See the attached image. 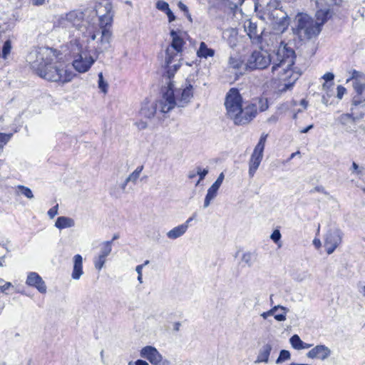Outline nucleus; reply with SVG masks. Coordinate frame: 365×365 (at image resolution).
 Segmentation results:
<instances>
[{"label":"nucleus","instance_id":"f257e3e1","mask_svg":"<svg viewBox=\"0 0 365 365\" xmlns=\"http://www.w3.org/2000/svg\"><path fill=\"white\" fill-rule=\"evenodd\" d=\"M61 53L51 48H40L35 53L29 56L31 68L38 76L48 81L70 82L75 74L66 68L64 63L60 61Z\"/></svg>","mask_w":365,"mask_h":365},{"label":"nucleus","instance_id":"f03ea898","mask_svg":"<svg viewBox=\"0 0 365 365\" xmlns=\"http://www.w3.org/2000/svg\"><path fill=\"white\" fill-rule=\"evenodd\" d=\"M225 106L227 115L235 125L249 123L257 115V106L249 103L242 107V98L237 88H231L226 94Z\"/></svg>","mask_w":365,"mask_h":365},{"label":"nucleus","instance_id":"7ed1b4c3","mask_svg":"<svg viewBox=\"0 0 365 365\" xmlns=\"http://www.w3.org/2000/svg\"><path fill=\"white\" fill-rule=\"evenodd\" d=\"M173 77L168 78V74L165 73L163 76L162 81L167 85L165 91L161 88V112L168 113L175 106L184 107L192 97V86L189 84L182 90L173 89V82L171 81Z\"/></svg>","mask_w":365,"mask_h":365},{"label":"nucleus","instance_id":"20e7f679","mask_svg":"<svg viewBox=\"0 0 365 365\" xmlns=\"http://www.w3.org/2000/svg\"><path fill=\"white\" fill-rule=\"evenodd\" d=\"M328 15V11H324L322 10L318 11L317 17L320 20L321 23L315 21L309 16L307 14H301L297 18V24L292 29L293 34L297 36L300 41L309 40L313 37L317 36L321 31V25L323 24Z\"/></svg>","mask_w":365,"mask_h":365},{"label":"nucleus","instance_id":"39448f33","mask_svg":"<svg viewBox=\"0 0 365 365\" xmlns=\"http://www.w3.org/2000/svg\"><path fill=\"white\" fill-rule=\"evenodd\" d=\"M113 6L109 0H101L95 6L96 15L99 16L101 31V43L103 49L110 46L112 32L108 26H110L113 22Z\"/></svg>","mask_w":365,"mask_h":365},{"label":"nucleus","instance_id":"423d86ee","mask_svg":"<svg viewBox=\"0 0 365 365\" xmlns=\"http://www.w3.org/2000/svg\"><path fill=\"white\" fill-rule=\"evenodd\" d=\"M171 44L165 52V73L169 77H174L175 73L181 66V53L185 43L183 39L175 31H171Z\"/></svg>","mask_w":365,"mask_h":365},{"label":"nucleus","instance_id":"0eeeda50","mask_svg":"<svg viewBox=\"0 0 365 365\" xmlns=\"http://www.w3.org/2000/svg\"><path fill=\"white\" fill-rule=\"evenodd\" d=\"M295 52L287 43L282 42L277 51V61L272 67V71L274 73L278 69H282L284 73L290 71L294 64Z\"/></svg>","mask_w":365,"mask_h":365},{"label":"nucleus","instance_id":"6e6552de","mask_svg":"<svg viewBox=\"0 0 365 365\" xmlns=\"http://www.w3.org/2000/svg\"><path fill=\"white\" fill-rule=\"evenodd\" d=\"M84 19V13L81 10H73L65 14L58 16L55 26L58 28L69 29H79Z\"/></svg>","mask_w":365,"mask_h":365},{"label":"nucleus","instance_id":"1a4fd4ad","mask_svg":"<svg viewBox=\"0 0 365 365\" xmlns=\"http://www.w3.org/2000/svg\"><path fill=\"white\" fill-rule=\"evenodd\" d=\"M268 135L262 133L260 136L258 143L254 148V150L251 155L249 160V176L252 178L257 169L259 168L260 163L263 158V152L264 149L265 143Z\"/></svg>","mask_w":365,"mask_h":365},{"label":"nucleus","instance_id":"9d476101","mask_svg":"<svg viewBox=\"0 0 365 365\" xmlns=\"http://www.w3.org/2000/svg\"><path fill=\"white\" fill-rule=\"evenodd\" d=\"M270 63V54L267 51L256 50L248 57L245 66L249 70L264 69Z\"/></svg>","mask_w":365,"mask_h":365},{"label":"nucleus","instance_id":"9b49d317","mask_svg":"<svg viewBox=\"0 0 365 365\" xmlns=\"http://www.w3.org/2000/svg\"><path fill=\"white\" fill-rule=\"evenodd\" d=\"M342 239L341 231L336 228H330L324 238V247L328 255L334 252L336 248L341 244Z\"/></svg>","mask_w":365,"mask_h":365},{"label":"nucleus","instance_id":"f8f14e48","mask_svg":"<svg viewBox=\"0 0 365 365\" xmlns=\"http://www.w3.org/2000/svg\"><path fill=\"white\" fill-rule=\"evenodd\" d=\"M96 61L90 55L82 53L73 61V66L79 73L87 72Z\"/></svg>","mask_w":365,"mask_h":365},{"label":"nucleus","instance_id":"ddd939ff","mask_svg":"<svg viewBox=\"0 0 365 365\" xmlns=\"http://www.w3.org/2000/svg\"><path fill=\"white\" fill-rule=\"evenodd\" d=\"M27 285L35 287L40 293L45 294L47 290L45 282L36 272H29L26 281Z\"/></svg>","mask_w":365,"mask_h":365},{"label":"nucleus","instance_id":"4468645a","mask_svg":"<svg viewBox=\"0 0 365 365\" xmlns=\"http://www.w3.org/2000/svg\"><path fill=\"white\" fill-rule=\"evenodd\" d=\"M244 28L253 43H258L260 42L262 31L258 30L256 23L252 22L251 20H247L244 24Z\"/></svg>","mask_w":365,"mask_h":365},{"label":"nucleus","instance_id":"2eb2a0df","mask_svg":"<svg viewBox=\"0 0 365 365\" xmlns=\"http://www.w3.org/2000/svg\"><path fill=\"white\" fill-rule=\"evenodd\" d=\"M331 354V350L324 345H317L312 349L307 354V356L310 359H319L325 360Z\"/></svg>","mask_w":365,"mask_h":365},{"label":"nucleus","instance_id":"dca6fc26","mask_svg":"<svg viewBox=\"0 0 365 365\" xmlns=\"http://www.w3.org/2000/svg\"><path fill=\"white\" fill-rule=\"evenodd\" d=\"M351 79L354 80V88L357 93L361 94L365 89V74L353 70ZM350 80L347 79V81Z\"/></svg>","mask_w":365,"mask_h":365},{"label":"nucleus","instance_id":"f3484780","mask_svg":"<svg viewBox=\"0 0 365 365\" xmlns=\"http://www.w3.org/2000/svg\"><path fill=\"white\" fill-rule=\"evenodd\" d=\"M158 102V100L146 101L140 110L141 115L147 118L154 117L157 111Z\"/></svg>","mask_w":365,"mask_h":365},{"label":"nucleus","instance_id":"a211bd4d","mask_svg":"<svg viewBox=\"0 0 365 365\" xmlns=\"http://www.w3.org/2000/svg\"><path fill=\"white\" fill-rule=\"evenodd\" d=\"M338 120L346 132L352 133L355 131V118L351 114H342L339 117Z\"/></svg>","mask_w":365,"mask_h":365},{"label":"nucleus","instance_id":"6ab92c4d","mask_svg":"<svg viewBox=\"0 0 365 365\" xmlns=\"http://www.w3.org/2000/svg\"><path fill=\"white\" fill-rule=\"evenodd\" d=\"M140 356L147 359L151 364L158 365L159 353L155 348L150 346L144 347L140 351Z\"/></svg>","mask_w":365,"mask_h":365},{"label":"nucleus","instance_id":"aec40b11","mask_svg":"<svg viewBox=\"0 0 365 365\" xmlns=\"http://www.w3.org/2000/svg\"><path fill=\"white\" fill-rule=\"evenodd\" d=\"M73 266L71 277L75 280H78L83 274L82 256L79 254L74 255L73 257Z\"/></svg>","mask_w":365,"mask_h":365},{"label":"nucleus","instance_id":"412c9836","mask_svg":"<svg viewBox=\"0 0 365 365\" xmlns=\"http://www.w3.org/2000/svg\"><path fill=\"white\" fill-rule=\"evenodd\" d=\"M222 38L227 42L231 48H235L238 42L237 30L233 28L225 29L222 33Z\"/></svg>","mask_w":365,"mask_h":365},{"label":"nucleus","instance_id":"4be33fe9","mask_svg":"<svg viewBox=\"0 0 365 365\" xmlns=\"http://www.w3.org/2000/svg\"><path fill=\"white\" fill-rule=\"evenodd\" d=\"M272 349V344H264L259 350V353H258L256 360L255 361V364H259L262 362L268 363L269 357Z\"/></svg>","mask_w":365,"mask_h":365},{"label":"nucleus","instance_id":"5701e85b","mask_svg":"<svg viewBox=\"0 0 365 365\" xmlns=\"http://www.w3.org/2000/svg\"><path fill=\"white\" fill-rule=\"evenodd\" d=\"M75 226V221L73 218L69 217L61 216L58 217L55 222V227L58 230L66 228H71Z\"/></svg>","mask_w":365,"mask_h":365},{"label":"nucleus","instance_id":"b1692460","mask_svg":"<svg viewBox=\"0 0 365 365\" xmlns=\"http://www.w3.org/2000/svg\"><path fill=\"white\" fill-rule=\"evenodd\" d=\"M219 189L220 187L213 184L208 188L204 200V208H207L210 206L211 202L217 197Z\"/></svg>","mask_w":365,"mask_h":365},{"label":"nucleus","instance_id":"393cba45","mask_svg":"<svg viewBox=\"0 0 365 365\" xmlns=\"http://www.w3.org/2000/svg\"><path fill=\"white\" fill-rule=\"evenodd\" d=\"M228 66L230 68L235 69L237 73L243 66V60L238 54L231 55L228 59Z\"/></svg>","mask_w":365,"mask_h":365},{"label":"nucleus","instance_id":"a878e982","mask_svg":"<svg viewBox=\"0 0 365 365\" xmlns=\"http://www.w3.org/2000/svg\"><path fill=\"white\" fill-rule=\"evenodd\" d=\"M187 231V225H180L175 227L167 233L168 238L175 240L183 235Z\"/></svg>","mask_w":365,"mask_h":365},{"label":"nucleus","instance_id":"bb28decb","mask_svg":"<svg viewBox=\"0 0 365 365\" xmlns=\"http://www.w3.org/2000/svg\"><path fill=\"white\" fill-rule=\"evenodd\" d=\"M197 55L200 58H207L214 56L215 51L212 48H208L205 42H201L199 49L197 51Z\"/></svg>","mask_w":365,"mask_h":365},{"label":"nucleus","instance_id":"cd10ccee","mask_svg":"<svg viewBox=\"0 0 365 365\" xmlns=\"http://www.w3.org/2000/svg\"><path fill=\"white\" fill-rule=\"evenodd\" d=\"M112 251V241H105L100 245L98 255L107 257Z\"/></svg>","mask_w":365,"mask_h":365},{"label":"nucleus","instance_id":"c85d7f7f","mask_svg":"<svg viewBox=\"0 0 365 365\" xmlns=\"http://www.w3.org/2000/svg\"><path fill=\"white\" fill-rule=\"evenodd\" d=\"M289 26V19L287 15H284L279 22L276 23L275 29L280 33L284 32Z\"/></svg>","mask_w":365,"mask_h":365},{"label":"nucleus","instance_id":"c756f323","mask_svg":"<svg viewBox=\"0 0 365 365\" xmlns=\"http://www.w3.org/2000/svg\"><path fill=\"white\" fill-rule=\"evenodd\" d=\"M143 170V165L138 166L135 168V170L126 178L127 182H130L133 184H135L138 179L139 178Z\"/></svg>","mask_w":365,"mask_h":365},{"label":"nucleus","instance_id":"7c9ffc66","mask_svg":"<svg viewBox=\"0 0 365 365\" xmlns=\"http://www.w3.org/2000/svg\"><path fill=\"white\" fill-rule=\"evenodd\" d=\"M161 11L166 14L169 22H172L175 20V16L169 8V4L167 2L161 1Z\"/></svg>","mask_w":365,"mask_h":365},{"label":"nucleus","instance_id":"2f4dec72","mask_svg":"<svg viewBox=\"0 0 365 365\" xmlns=\"http://www.w3.org/2000/svg\"><path fill=\"white\" fill-rule=\"evenodd\" d=\"M289 342L294 349L301 350L304 341L300 339V337L297 334H294L289 339Z\"/></svg>","mask_w":365,"mask_h":365},{"label":"nucleus","instance_id":"473e14b6","mask_svg":"<svg viewBox=\"0 0 365 365\" xmlns=\"http://www.w3.org/2000/svg\"><path fill=\"white\" fill-rule=\"evenodd\" d=\"M255 259V255L250 252L244 253L242 256V262L249 267L253 265Z\"/></svg>","mask_w":365,"mask_h":365},{"label":"nucleus","instance_id":"72a5a7b5","mask_svg":"<svg viewBox=\"0 0 365 365\" xmlns=\"http://www.w3.org/2000/svg\"><path fill=\"white\" fill-rule=\"evenodd\" d=\"M106 262V257L98 254L93 259L94 267L98 271L101 270Z\"/></svg>","mask_w":365,"mask_h":365},{"label":"nucleus","instance_id":"f704fd0d","mask_svg":"<svg viewBox=\"0 0 365 365\" xmlns=\"http://www.w3.org/2000/svg\"><path fill=\"white\" fill-rule=\"evenodd\" d=\"M98 88L103 93H107L108 88V83L104 80L103 73L101 72L98 73Z\"/></svg>","mask_w":365,"mask_h":365},{"label":"nucleus","instance_id":"c9c22d12","mask_svg":"<svg viewBox=\"0 0 365 365\" xmlns=\"http://www.w3.org/2000/svg\"><path fill=\"white\" fill-rule=\"evenodd\" d=\"M180 327H181V323L179 322L169 323V324L165 325V331L166 332L175 333L180 330Z\"/></svg>","mask_w":365,"mask_h":365},{"label":"nucleus","instance_id":"e433bc0d","mask_svg":"<svg viewBox=\"0 0 365 365\" xmlns=\"http://www.w3.org/2000/svg\"><path fill=\"white\" fill-rule=\"evenodd\" d=\"M17 189L19 190L22 195H24L25 197H26L29 199L34 198V195L31 191V190L26 186L24 185H18Z\"/></svg>","mask_w":365,"mask_h":365},{"label":"nucleus","instance_id":"4c0bfd02","mask_svg":"<svg viewBox=\"0 0 365 365\" xmlns=\"http://www.w3.org/2000/svg\"><path fill=\"white\" fill-rule=\"evenodd\" d=\"M11 42L10 40H6L4 42L3 48H2V57L4 59L7 58V56L11 53Z\"/></svg>","mask_w":365,"mask_h":365},{"label":"nucleus","instance_id":"58836bf2","mask_svg":"<svg viewBox=\"0 0 365 365\" xmlns=\"http://www.w3.org/2000/svg\"><path fill=\"white\" fill-rule=\"evenodd\" d=\"M290 353L287 350H282L279 353V356L277 358L276 363L280 364L286 360H288L290 359Z\"/></svg>","mask_w":365,"mask_h":365},{"label":"nucleus","instance_id":"ea45409f","mask_svg":"<svg viewBox=\"0 0 365 365\" xmlns=\"http://www.w3.org/2000/svg\"><path fill=\"white\" fill-rule=\"evenodd\" d=\"M254 104V103H252ZM257 106V110L259 108L260 111H264L268 108V103L267 99L259 98L257 103H255Z\"/></svg>","mask_w":365,"mask_h":365},{"label":"nucleus","instance_id":"a19ab883","mask_svg":"<svg viewBox=\"0 0 365 365\" xmlns=\"http://www.w3.org/2000/svg\"><path fill=\"white\" fill-rule=\"evenodd\" d=\"M196 169H197V175L199 176L200 180H204V178L208 173V171H209L208 168H202L200 166H197Z\"/></svg>","mask_w":365,"mask_h":365},{"label":"nucleus","instance_id":"79ce46f5","mask_svg":"<svg viewBox=\"0 0 365 365\" xmlns=\"http://www.w3.org/2000/svg\"><path fill=\"white\" fill-rule=\"evenodd\" d=\"M282 313L275 314L274 315V319L278 322H283L286 320V314L288 312V309L286 308V310H281Z\"/></svg>","mask_w":365,"mask_h":365},{"label":"nucleus","instance_id":"37998d69","mask_svg":"<svg viewBox=\"0 0 365 365\" xmlns=\"http://www.w3.org/2000/svg\"><path fill=\"white\" fill-rule=\"evenodd\" d=\"M281 233L279 230H275L272 233L270 238L275 242L277 243L281 239Z\"/></svg>","mask_w":365,"mask_h":365},{"label":"nucleus","instance_id":"c03bdc74","mask_svg":"<svg viewBox=\"0 0 365 365\" xmlns=\"http://www.w3.org/2000/svg\"><path fill=\"white\" fill-rule=\"evenodd\" d=\"M58 205H56L53 207L48 210V215L51 219H53L54 217H56L58 215Z\"/></svg>","mask_w":365,"mask_h":365},{"label":"nucleus","instance_id":"a18cd8bd","mask_svg":"<svg viewBox=\"0 0 365 365\" xmlns=\"http://www.w3.org/2000/svg\"><path fill=\"white\" fill-rule=\"evenodd\" d=\"M11 134L0 133V143L6 144L11 138Z\"/></svg>","mask_w":365,"mask_h":365},{"label":"nucleus","instance_id":"49530a36","mask_svg":"<svg viewBox=\"0 0 365 365\" xmlns=\"http://www.w3.org/2000/svg\"><path fill=\"white\" fill-rule=\"evenodd\" d=\"M279 309L285 311L286 307H284L283 306H280V305L274 306V307H272L270 310H269L267 312V314H271V315L274 316Z\"/></svg>","mask_w":365,"mask_h":365},{"label":"nucleus","instance_id":"de8ad7c7","mask_svg":"<svg viewBox=\"0 0 365 365\" xmlns=\"http://www.w3.org/2000/svg\"><path fill=\"white\" fill-rule=\"evenodd\" d=\"M225 175L223 173H221L215 182L213 183V185H216L218 187H220L221 185L222 184V182L224 180Z\"/></svg>","mask_w":365,"mask_h":365},{"label":"nucleus","instance_id":"09e8293b","mask_svg":"<svg viewBox=\"0 0 365 365\" xmlns=\"http://www.w3.org/2000/svg\"><path fill=\"white\" fill-rule=\"evenodd\" d=\"M346 93V88L342 86H339L337 87V97L339 99H341L344 93Z\"/></svg>","mask_w":365,"mask_h":365},{"label":"nucleus","instance_id":"8fccbe9b","mask_svg":"<svg viewBox=\"0 0 365 365\" xmlns=\"http://www.w3.org/2000/svg\"><path fill=\"white\" fill-rule=\"evenodd\" d=\"M323 79L325 80L326 82H331L334 80V75L332 73H327L323 76Z\"/></svg>","mask_w":365,"mask_h":365},{"label":"nucleus","instance_id":"3c124183","mask_svg":"<svg viewBox=\"0 0 365 365\" xmlns=\"http://www.w3.org/2000/svg\"><path fill=\"white\" fill-rule=\"evenodd\" d=\"M350 170L352 171V173H356L359 174L361 173V169L359 168V166L355 162L352 163Z\"/></svg>","mask_w":365,"mask_h":365},{"label":"nucleus","instance_id":"603ef678","mask_svg":"<svg viewBox=\"0 0 365 365\" xmlns=\"http://www.w3.org/2000/svg\"><path fill=\"white\" fill-rule=\"evenodd\" d=\"M197 175V169L196 168H195V170H190L188 174H187V178L189 179H193L195 178L196 176Z\"/></svg>","mask_w":365,"mask_h":365},{"label":"nucleus","instance_id":"864d4df0","mask_svg":"<svg viewBox=\"0 0 365 365\" xmlns=\"http://www.w3.org/2000/svg\"><path fill=\"white\" fill-rule=\"evenodd\" d=\"M11 287V282H4V284L0 285V290L1 292H4V291L8 289Z\"/></svg>","mask_w":365,"mask_h":365},{"label":"nucleus","instance_id":"5fc2aeb1","mask_svg":"<svg viewBox=\"0 0 365 365\" xmlns=\"http://www.w3.org/2000/svg\"><path fill=\"white\" fill-rule=\"evenodd\" d=\"M178 7L181 11H184L185 14L188 12L187 6L185 4H184L182 2L180 1L178 3Z\"/></svg>","mask_w":365,"mask_h":365},{"label":"nucleus","instance_id":"6e6d98bb","mask_svg":"<svg viewBox=\"0 0 365 365\" xmlns=\"http://www.w3.org/2000/svg\"><path fill=\"white\" fill-rule=\"evenodd\" d=\"M148 263V261H146L144 264L138 265L135 268V271L137 272L138 274L140 275V273H142V269L143 267Z\"/></svg>","mask_w":365,"mask_h":365},{"label":"nucleus","instance_id":"4d7b16f0","mask_svg":"<svg viewBox=\"0 0 365 365\" xmlns=\"http://www.w3.org/2000/svg\"><path fill=\"white\" fill-rule=\"evenodd\" d=\"M333 85V83L331 82H325L323 85H322V88L323 90L324 91H327L328 89H329L330 87H331Z\"/></svg>","mask_w":365,"mask_h":365},{"label":"nucleus","instance_id":"13d9d810","mask_svg":"<svg viewBox=\"0 0 365 365\" xmlns=\"http://www.w3.org/2000/svg\"><path fill=\"white\" fill-rule=\"evenodd\" d=\"M161 365H175L174 363L168 359H163L161 358Z\"/></svg>","mask_w":365,"mask_h":365},{"label":"nucleus","instance_id":"bf43d9fd","mask_svg":"<svg viewBox=\"0 0 365 365\" xmlns=\"http://www.w3.org/2000/svg\"><path fill=\"white\" fill-rule=\"evenodd\" d=\"M46 0H32V3L34 5L39 6L44 4Z\"/></svg>","mask_w":365,"mask_h":365},{"label":"nucleus","instance_id":"052dcab7","mask_svg":"<svg viewBox=\"0 0 365 365\" xmlns=\"http://www.w3.org/2000/svg\"><path fill=\"white\" fill-rule=\"evenodd\" d=\"M135 365H149L145 361L138 359L134 362Z\"/></svg>","mask_w":365,"mask_h":365},{"label":"nucleus","instance_id":"680f3d73","mask_svg":"<svg viewBox=\"0 0 365 365\" xmlns=\"http://www.w3.org/2000/svg\"><path fill=\"white\" fill-rule=\"evenodd\" d=\"M130 182H127V178L124 180V182L120 185L121 190L125 192V188H126V186L128 185V183H129Z\"/></svg>","mask_w":365,"mask_h":365},{"label":"nucleus","instance_id":"e2e57ef3","mask_svg":"<svg viewBox=\"0 0 365 365\" xmlns=\"http://www.w3.org/2000/svg\"><path fill=\"white\" fill-rule=\"evenodd\" d=\"M313 244L315 245V247H316L317 248L320 247V246H321V245H322V244H321V241H320V240H319V239H314V240H313Z\"/></svg>","mask_w":365,"mask_h":365},{"label":"nucleus","instance_id":"0e129e2a","mask_svg":"<svg viewBox=\"0 0 365 365\" xmlns=\"http://www.w3.org/2000/svg\"><path fill=\"white\" fill-rule=\"evenodd\" d=\"M195 217V215H193L192 217H189L186 222L185 223H183L182 225H187V230L188 229V227H189V224L190 222H192L193 220Z\"/></svg>","mask_w":365,"mask_h":365},{"label":"nucleus","instance_id":"69168bd1","mask_svg":"<svg viewBox=\"0 0 365 365\" xmlns=\"http://www.w3.org/2000/svg\"><path fill=\"white\" fill-rule=\"evenodd\" d=\"M312 128H313V125H309L308 127H307V128H305L302 129V130H301V133H307L310 129H312Z\"/></svg>","mask_w":365,"mask_h":365},{"label":"nucleus","instance_id":"338daca9","mask_svg":"<svg viewBox=\"0 0 365 365\" xmlns=\"http://www.w3.org/2000/svg\"><path fill=\"white\" fill-rule=\"evenodd\" d=\"M312 344L303 342V345H302V349H309V348L312 347Z\"/></svg>","mask_w":365,"mask_h":365},{"label":"nucleus","instance_id":"774afa93","mask_svg":"<svg viewBox=\"0 0 365 365\" xmlns=\"http://www.w3.org/2000/svg\"><path fill=\"white\" fill-rule=\"evenodd\" d=\"M315 190L318 192H322L324 193L325 195H328V193L322 187H316Z\"/></svg>","mask_w":365,"mask_h":365}]
</instances>
